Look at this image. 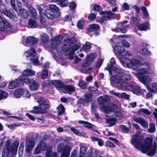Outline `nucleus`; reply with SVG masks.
<instances>
[{
  "label": "nucleus",
  "mask_w": 157,
  "mask_h": 157,
  "mask_svg": "<svg viewBox=\"0 0 157 157\" xmlns=\"http://www.w3.org/2000/svg\"><path fill=\"white\" fill-rule=\"evenodd\" d=\"M11 143L10 140L6 141L4 148L3 150L2 157H9L10 152L12 156L15 155L16 154L19 142L17 141H15L13 142V145L10 144Z\"/></svg>",
  "instance_id": "6"
},
{
  "label": "nucleus",
  "mask_w": 157,
  "mask_h": 157,
  "mask_svg": "<svg viewBox=\"0 0 157 157\" xmlns=\"http://www.w3.org/2000/svg\"><path fill=\"white\" fill-rule=\"evenodd\" d=\"M11 27V25L9 23L0 16V28L1 29H4L7 28H10Z\"/></svg>",
  "instance_id": "21"
},
{
  "label": "nucleus",
  "mask_w": 157,
  "mask_h": 157,
  "mask_svg": "<svg viewBox=\"0 0 157 157\" xmlns=\"http://www.w3.org/2000/svg\"><path fill=\"white\" fill-rule=\"evenodd\" d=\"M38 144H40V147L42 150H44L46 149L47 147L46 144L44 142H41Z\"/></svg>",
  "instance_id": "58"
},
{
  "label": "nucleus",
  "mask_w": 157,
  "mask_h": 157,
  "mask_svg": "<svg viewBox=\"0 0 157 157\" xmlns=\"http://www.w3.org/2000/svg\"><path fill=\"white\" fill-rule=\"evenodd\" d=\"M149 22L146 21L144 24H141L138 25V27L139 30L141 31L146 30L149 29Z\"/></svg>",
  "instance_id": "29"
},
{
  "label": "nucleus",
  "mask_w": 157,
  "mask_h": 157,
  "mask_svg": "<svg viewBox=\"0 0 157 157\" xmlns=\"http://www.w3.org/2000/svg\"><path fill=\"white\" fill-rule=\"evenodd\" d=\"M77 6L76 3L74 2H71L69 4V7L71 9H75Z\"/></svg>",
  "instance_id": "62"
},
{
  "label": "nucleus",
  "mask_w": 157,
  "mask_h": 157,
  "mask_svg": "<svg viewBox=\"0 0 157 157\" xmlns=\"http://www.w3.org/2000/svg\"><path fill=\"white\" fill-rule=\"evenodd\" d=\"M67 130L68 131L69 130V129L70 128L71 131L75 134L77 135L78 136H81L83 134H85V132H80L78 129H76L74 128H70V127H67Z\"/></svg>",
  "instance_id": "36"
},
{
  "label": "nucleus",
  "mask_w": 157,
  "mask_h": 157,
  "mask_svg": "<svg viewBox=\"0 0 157 157\" xmlns=\"http://www.w3.org/2000/svg\"><path fill=\"white\" fill-rule=\"evenodd\" d=\"M0 11L1 13H3L5 15L13 20L14 21H17L18 18L16 14L11 12L10 11L6 9V7L3 4L0 3Z\"/></svg>",
  "instance_id": "9"
},
{
  "label": "nucleus",
  "mask_w": 157,
  "mask_h": 157,
  "mask_svg": "<svg viewBox=\"0 0 157 157\" xmlns=\"http://www.w3.org/2000/svg\"><path fill=\"white\" fill-rule=\"evenodd\" d=\"M133 120L135 122L140 124L143 127L147 128L148 127L146 121L144 118L140 117H134L133 118Z\"/></svg>",
  "instance_id": "19"
},
{
  "label": "nucleus",
  "mask_w": 157,
  "mask_h": 157,
  "mask_svg": "<svg viewBox=\"0 0 157 157\" xmlns=\"http://www.w3.org/2000/svg\"><path fill=\"white\" fill-rule=\"evenodd\" d=\"M33 109L32 111H30L31 113H42L43 112H42L40 109L39 106H34L33 108Z\"/></svg>",
  "instance_id": "47"
},
{
  "label": "nucleus",
  "mask_w": 157,
  "mask_h": 157,
  "mask_svg": "<svg viewBox=\"0 0 157 157\" xmlns=\"http://www.w3.org/2000/svg\"><path fill=\"white\" fill-rule=\"evenodd\" d=\"M64 89L67 92H73L75 90L74 86L71 85H66L64 86Z\"/></svg>",
  "instance_id": "43"
},
{
  "label": "nucleus",
  "mask_w": 157,
  "mask_h": 157,
  "mask_svg": "<svg viewBox=\"0 0 157 157\" xmlns=\"http://www.w3.org/2000/svg\"><path fill=\"white\" fill-rule=\"evenodd\" d=\"M139 111L140 113H143L147 115H150L151 113L148 109L144 108H140L139 109Z\"/></svg>",
  "instance_id": "52"
},
{
  "label": "nucleus",
  "mask_w": 157,
  "mask_h": 157,
  "mask_svg": "<svg viewBox=\"0 0 157 157\" xmlns=\"http://www.w3.org/2000/svg\"><path fill=\"white\" fill-rule=\"evenodd\" d=\"M20 82H23L21 81V80L18 78L16 79L15 81H14L10 82L9 84L8 87L9 89H13L17 86L19 85Z\"/></svg>",
  "instance_id": "28"
},
{
  "label": "nucleus",
  "mask_w": 157,
  "mask_h": 157,
  "mask_svg": "<svg viewBox=\"0 0 157 157\" xmlns=\"http://www.w3.org/2000/svg\"><path fill=\"white\" fill-rule=\"evenodd\" d=\"M63 38L62 36L59 35L53 39H52L53 43L51 45V48L52 49H57L58 45L61 43Z\"/></svg>",
  "instance_id": "17"
},
{
  "label": "nucleus",
  "mask_w": 157,
  "mask_h": 157,
  "mask_svg": "<svg viewBox=\"0 0 157 157\" xmlns=\"http://www.w3.org/2000/svg\"><path fill=\"white\" fill-rule=\"evenodd\" d=\"M127 23L128 21H124L119 23L118 25L119 27L113 29L112 30L116 32H121L122 33H125L127 31V30L126 29L127 27V26L125 25V24H127Z\"/></svg>",
  "instance_id": "12"
},
{
  "label": "nucleus",
  "mask_w": 157,
  "mask_h": 157,
  "mask_svg": "<svg viewBox=\"0 0 157 157\" xmlns=\"http://www.w3.org/2000/svg\"><path fill=\"white\" fill-rule=\"evenodd\" d=\"M117 108V106L115 104H108L103 106L101 110L104 113H108L112 111L115 112Z\"/></svg>",
  "instance_id": "13"
},
{
  "label": "nucleus",
  "mask_w": 157,
  "mask_h": 157,
  "mask_svg": "<svg viewBox=\"0 0 157 157\" xmlns=\"http://www.w3.org/2000/svg\"><path fill=\"white\" fill-rule=\"evenodd\" d=\"M115 62V60L114 58L113 57L111 58L110 61V63H108L107 64V66L105 68V70H106L109 71L110 75H112L113 74V73L111 71V70L112 69V68H113V67H114L113 66Z\"/></svg>",
  "instance_id": "25"
},
{
  "label": "nucleus",
  "mask_w": 157,
  "mask_h": 157,
  "mask_svg": "<svg viewBox=\"0 0 157 157\" xmlns=\"http://www.w3.org/2000/svg\"><path fill=\"white\" fill-rule=\"evenodd\" d=\"M146 65V67L141 69H134L136 71V75L139 81L145 86H148L149 83L152 81V79L149 75H142L143 74H149L150 73L149 70L150 68L149 63H145L144 64Z\"/></svg>",
  "instance_id": "4"
},
{
  "label": "nucleus",
  "mask_w": 157,
  "mask_h": 157,
  "mask_svg": "<svg viewBox=\"0 0 157 157\" xmlns=\"http://www.w3.org/2000/svg\"><path fill=\"white\" fill-rule=\"evenodd\" d=\"M114 51L115 53L123 56L129 55L130 54L129 52L126 51L122 46L119 45H116L114 47Z\"/></svg>",
  "instance_id": "15"
},
{
  "label": "nucleus",
  "mask_w": 157,
  "mask_h": 157,
  "mask_svg": "<svg viewBox=\"0 0 157 157\" xmlns=\"http://www.w3.org/2000/svg\"><path fill=\"white\" fill-rule=\"evenodd\" d=\"M49 8L50 10L53 11L56 13V17H59L61 16V13L59 11V8L56 5H50L49 6Z\"/></svg>",
  "instance_id": "24"
},
{
  "label": "nucleus",
  "mask_w": 157,
  "mask_h": 157,
  "mask_svg": "<svg viewBox=\"0 0 157 157\" xmlns=\"http://www.w3.org/2000/svg\"><path fill=\"white\" fill-rule=\"evenodd\" d=\"M84 102H89L92 101V95L91 93H86L85 94Z\"/></svg>",
  "instance_id": "38"
},
{
  "label": "nucleus",
  "mask_w": 157,
  "mask_h": 157,
  "mask_svg": "<svg viewBox=\"0 0 157 157\" xmlns=\"http://www.w3.org/2000/svg\"><path fill=\"white\" fill-rule=\"evenodd\" d=\"M91 48V46L90 43L86 42L80 49V51H85L87 52L90 50Z\"/></svg>",
  "instance_id": "34"
},
{
  "label": "nucleus",
  "mask_w": 157,
  "mask_h": 157,
  "mask_svg": "<svg viewBox=\"0 0 157 157\" xmlns=\"http://www.w3.org/2000/svg\"><path fill=\"white\" fill-rule=\"evenodd\" d=\"M110 100V99L108 96L105 97L101 96L98 98V102L99 104H102L104 103L105 102L108 101Z\"/></svg>",
  "instance_id": "33"
},
{
  "label": "nucleus",
  "mask_w": 157,
  "mask_h": 157,
  "mask_svg": "<svg viewBox=\"0 0 157 157\" xmlns=\"http://www.w3.org/2000/svg\"><path fill=\"white\" fill-rule=\"evenodd\" d=\"M45 157H58L56 152L52 153L51 149L47 150Z\"/></svg>",
  "instance_id": "39"
},
{
  "label": "nucleus",
  "mask_w": 157,
  "mask_h": 157,
  "mask_svg": "<svg viewBox=\"0 0 157 157\" xmlns=\"http://www.w3.org/2000/svg\"><path fill=\"white\" fill-rule=\"evenodd\" d=\"M132 76L127 74H124L121 75H115L110 78L111 83L117 84V87L123 90L126 89H131L132 87L127 82L131 80Z\"/></svg>",
  "instance_id": "2"
},
{
  "label": "nucleus",
  "mask_w": 157,
  "mask_h": 157,
  "mask_svg": "<svg viewBox=\"0 0 157 157\" xmlns=\"http://www.w3.org/2000/svg\"><path fill=\"white\" fill-rule=\"evenodd\" d=\"M40 146V144H38L34 151V153L35 154H38L40 152L41 150Z\"/></svg>",
  "instance_id": "57"
},
{
  "label": "nucleus",
  "mask_w": 157,
  "mask_h": 157,
  "mask_svg": "<svg viewBox=\"0 0 157 157\" xmlns=\"http://www.w3.org/2000/svg\"><path fill=\"white\" fill-rule=\"evenodd\" d=\"M24 146V143L23 142L21 143L20 144L19 151V155L20 156H21L23 154Z\"/></svg>",
  "instance_id": "49"
},
{
  "label": "nucleus",
  "mask_w": 157,
  "mask_h": 157,
  "mask_svg": "<svg viewBox=\"0 0 157 157\" xmlns=\"http://www.w3.org/2000/svg\"><path fill=\"white\" fill-rule=\"evenodd\" d=\"M131 143L137 149L140 150L143 153H146L150 156L154 155L156 152V144L151 145L152 141L150 139H143L137 135L132 136Z\"/></svg>",
  "instance_id": "1"
},
{
  "label": "nucleus",
  "mask_w": 157,
  "mask_h": 157,
  "mask_svg": "<svg viewBox=\"0 0 157 157\" xmlns=\"http://www.w3.org/2000/svg\"><path fill=\"white\" fill-rule=\"evenodd\" d=\"M25 80L23 82L26 84H29V88L31 90L35 91L39 88V85L34 79L25 78Z\"/></svg>",
  "instance_id": "14"
},
{
  "label": "nucleus",
  "mask_w": 157,
  "mask_h": 157,
  "mask_svg": "<svg viewBox=\"0 0 157 157\" xmlns=\"http://www.w3.org/2000/svg\"><path fill=\"white\" fill-rule=\"evenodd\" d=\"M86 152V149L84 146H81L80 148V155L79 157H83Z\"/></svg>",
  "instance_id": "44"
},
{
  "label": "nucleus",
  "mask_w": 157,
  "mask_h": 157,
  "mask_svg": "<svg viewBox=\"0 0 157 157\" xmlns=\"http://www.w3.org/2000/svg\"><path fill=\"white\" fill-rule=\"evenodd\" d=\"M121 43L126 48H129L130 46V44L127 41L125 40H123L121 42Z\"/></svg>",
  "instance_id": "61"
},
{
  "label": "nucleus",
  "mask_w": 157,
  "mask_h": 157,
  "mask_svg": "<svg viewBox=\"0 0 157 157\" xmlns=\"http://www.w3.org/2000/svg\"><path fill=\"white\" fill-rule=\"evenodd\" d=\"M37 18L29 19L28 21V27L29 28H36L37 26V25L36 21Z\"/></svg>",
  "instance_id": "30"
},
{
  "label": "nucleus",
  "mask_w": 157,
  "mask_h": 157,
  "mask_svg": "<svg viewBox=\"0 0 157 157\" xmlns=\"http://www.w3.org/2000/svg\"><path fill=\"white\" fill-rule=\"evenodd\" d=\"M132 87L131 89H126L128 90H132L133 92L135 94L140 95L142 94V91L141 90V88L139 86H136L130 85Z\"/></svg>",
  "instance_id": "27"
},
{
  "label": "nucleus",
  "mask_w": 157,
  "mask_h": 157,
  "mask_svg": "<svg viewBox=\"0 0 157 157\" xmlns=\"http://www.w3.org/2000/svg\"><path fill=\"white\" fill-rule=\"evenodd\" d=\"M8 96L7 93L0 90V101L4 98H6Z\"/></svg>",
  "instance_id": "51"
},
{
  "label": "nucleus",
  "mask_w": 157,
  "mask_h": 157,
  "mask_svg": "<svg viewBox=\"0 0 157 157\" xmlns=\"http://www.w3.org/2000/svg\"><path fill=\"white\" fill-rule=\"evenodd\" d=\"M59 152L63 151L61 157H68L69 153L71 150V147L65 145L63 143L59 144L57 147Z\"/></svg>",
  "instance_id": "8"
},
{
  "label": "nucleus",
  "mask_w": 157,
  "mask_h": 157,
  "mask_svg": "<svg viewBox=\"0 0 157 157\" xmlns=\"http://www.w3.org/2000/svg\"><path fill=\"white\" fill-rule=\"evenodd\" d=\"M36 72L32 70L26 69L23 71L22 74L19 76V79L21 81H25V78L29 79L28 77V76H33L35 75Z\"/></svg>",
  "instance_id": "10"
},
{
  "label": "nucleus",
  "mask_w": 157,
  "mask_h": 157,
  "mask_svg": "<svg viewBox=\"0 0 157 157\" xmlns=\"http://www.w3.org/2000/svg\"><path fill=\"white\" fill-rule=\"evenodd\" d=\"M24 90L19 89L16 90L14 92V97L17 98H20L23 94Z\"/></svg>",
  "instance_id": "31"
},
{
  "label": "nucleus",
  "mask_w": 157,
  "mask_h": 157,
  "mask_svg": "<svg viewBox=\"0 0 157 157\" xmlns=\"http://www.w3.org/2000/svg\"><path fill=\"white\" fill-rule=\"evenodd\" d=\"M36 101L39 104L40 109L41 110H45L49 106V104L46 103L45 101L41 98L37 99Z\"/></svg>",
  "instance_id": "22"
},
{
  "label": "nucleus",
  "mask_w": 157,
  "mask_h": 157,
  "mask_svg": "<svg viewBox=\"0 0 157 157\" xmlns=\"http://www.w3.org/2000/svg\"><path fill=\"white\" fill-rule=\"evenodd\" d=\"M133 120L135 122L140 124L143 127L147 128L148 127L146 121L144 118L140 117H134L133 118Z\"/></svg>",
  "instance_id": "18"
},
{
  "label": "nucleus",
  "mask_w": 157,
  "mask_h": 157,
  "mask_svg": "<svg viewBox=\"0 0 157 157\" xmlns=\"http://www.w3.org/2000/svg\"><path fill=\"white\" fill-rule=\"evenodd\" d=\"M30 11L33 17L34 18H38V16L36 10L33 7H31L30 8Z\"/></svg>",
  "instance_id": "46"
},
{
  "label": "nucleus",
  "mask_w": 157,
  "mask_h": 157,
  "mask_svg": "<svg viewBox=\"0 0 157 157\" xmlns=\"http://www.w3.org/2000/svg\"><path fill=\"white\" fill-rule=\"evenodd\" d=\"M148 62H144L142 63L141 61L135 59H125L123 62H121L122 64L124 67H128L130 68H132V69L135 71L136 74V71L134 69H141L143 68H145L146 67V65L144 64Z\"/></svg>",
  "instance_id": "7"
},
{
  "label": "nucleus",
  "mask_w": 157,
  "mask_h": 157,
  "mask_svg": "<svg viewBox=\"0 0 157 157\" xmlns=\"http://www.w3.org/2000/svg\"><path fill=\"white\" fill-rule=\"evenodd\" d=\"M99 26L97 24H92L90 25L89 28L87 29L88 31L91 32L94 30L97 29L99 28Z\"/></svg>",
  "instance_id": "42"
},
{
  "label": "nucleus",
  "mask_w": 157,
  "mask_h": 157,
  "mask_svg": "<svg viewBox=\"0 0 157 157\" xmlns=\"http://www.w3.org/2000/svg\"><path fill=\"white\" fill-rule=\"evenodd\" d=\"M35 141L34 139L31 138L28 139L26 142V151L29 153L34 147Z\"/></svg>",
  "instance_id": "16"
},
{
  "label": "nucleus",
  "mask_w": 157,
  "mask_h": 157,
  "mask_svg": "<svg viewBox=\"0 0 157 157\" xmlns=\"http://www.w3.org/2000/svg\"><path fill=\"white\" fill-rule=\"evenodd\" d=\"M79 84L80 87L83 89H85L87 87L86 82L84 81H80Z\"/></svg>",
  "instance_id": "56"
},
{
  "label": "nucleus",
  "mask_w": 157,
  "mask_h": 157,
  "mask_svg": "<svg viewBox=\"0 0 157 157\" xmlns=\"http://www.w3.org/2000/svg\"><path fill=\"white\" fill-rule=\"evenodd\" d=\"M109 93L112 94L116 96L121 98H124L126 99H128L130 96L127 94L123 92L121 93H117L114 90L110 91Z\"/></svg>",
  "instance_id": "20"
},
{
  "label": "nucleus",
  "mask_w": 157,
  "mask_h": 157,
  "mask_svg": "<svg viewBox=\"0 0 157 157\" xmlns=\"http://www.w3.org/2000/svg\"><path fill=\"white\" fill-rule=\"evenodd\" d=\"M96 17V15L94 13H91L89 14L88 18L89 20L93 21L95 18Z\"/></svg>",
  "instance_id": "64"
},
{
  "label": "nucleus",
  "mask_w": 157,
  "mask_h": 157,
  "mask_svg": "<svg viewBox=\"0 0 157 157\" xmlns=\"http://www.w3.org/2000/svg\"><path fill=\"white\" fill-rule=\"evenodd\" d=\"M103 60L102 59H100L98 60L96 64V68L98 69L100 67L102 63Z\"/></svg>",
  "instance_id": "59"
},
{
  "label": "nucleus",
  "mask_w": 157,
  "mask_h": 157,
  "mask_svg": "<svg viewBox=\"0 0 157 157\" xmlns=\"http://www.w3.org/2000/svg\"><path fill=\"white\" fill-rule=\"evenodd\" d=\"M48 76V71L47 69H44L42 71L41 78L45 79Z\"/></svg>",
  "instance_id": "54"
},
{
  "label": "nucleus",
  "mask_w": 157,
  "mask_h": 157,
  "mask_svg": "<svg viewBox=\"0 0 157 157\" xmlns=\"http://www.w3.org/2000/svg\"><path fill=\"white\" fill-rule=\"evenodd\" d=\"M39 40V39L38 38L33 36H29L26 38L25 42L23 43V44L25 46L31 47L30 50L25 52L24 55L26 57L30 56V60L36 65H39L38 58L36 56L35 50L32 48V46L37 43Z\"/></svg>",
  "instance_id": "3"
},
{
  "label": "nucleus",
  "mask_w": 157,
  "mask_h": 157,
  "mask_svg": "<svg viewBox=\"0 0 157 157\" xmlns=\"http://www.w3.org/2000/svg\"><path fill=\"white\" fill-rule=\"evenodd\" d=\"M141 10L144 16L145 17H147L148 16L149 14L147 12V10L146 7H142L141 8Z\"/></svg>",
  "instance_id": "60"
},
{
  "label": "nucleus",
  "mask_w": 157,
  "mask_h": 157,
  "mask_svg": "<svg viewBox=\"0 0 157 157\" xmlns=\"http://www.w3.org/2000/svg\"><path fill=\"white\" fill-rule=\"evenodd\" d=\"M100 14L104 15L102 17L101 19L104 21L113 19L117 16L116 14L113 13L111 11H103L100 12Z\"/></svg>",
  "instance_id": "11"
},
{
  "label": "nucleus",
  "mask_w": 157,
  "mask_h": 157,
  "mask_svg": "<svg viewBox=\"0 0 157 157\" xmlns=\"http://www.w3.org/2000/svg\"><path fill=\"white\" fill-rule=\"evenodd\" d=\"M51 82L54 86L58 88H62L63 86V83L59 80H52Z\"/></svg>",
  "instance_id": "32"
},
{
  "label": "nucleus",
  "mask_w": 157,
  "mask_h": 157,
  "mask_svg": "<svg viewBox=\"0 0 157 157\" xmlns=\"http://www.w3.org/2000/svg\"><path fill=\"white\" fill-rule=\"evenodd\" d=\"M52 1L53 2H59L60 3V6L63 7L66 6L68 4L67 0H52Z\"/></svg>",
  "instance_id": "41"
},
{
  "label": "nucleus",
  "mask_w": 157,
  "mask_h": 157,
  "mask_svg": "<svg viewBox=\"0 0 157 157\" xmlns=\"http://www.w3.org/2000/svg\"><path fill=\"white\" fill-rule=\"evenodd\" d=\"M96 57V55L92 53L89 54L87 56L85 63L86 66L89 65Z\"/></svg>",
  "instance_id": "26"
},
{
  "label": "nucleus",
  "mask_w": 157,
  "mask_h": 157,
  "mask_svg": "<svg viewBox=\"0 0 157 157\" xmlns=\"http://www.w3.org/2000/svg\"><path fill=\"white\" fill-rule=\"evenodd\" d=\"M78 122L79 124H83V126L89 129H90V128H92V126H93V125L92 124L86 121H79Z\"/></svg>",
  "instance_id": "40"
},
{
  "label": "nucleus",
  "mask_w": 157,
  "mask_h": 157,
  "mask_svg": "<svg viewBox=\"0 0 157 157\" xmlns=\"http://www.w3.org/2000/svg\"><path fill=\"white\" fill-rule=\"evenodd\" d=\"M90 139L93 141L97 142L98 145L100 146H102L103 144V141L100 138L91 136Z\"/></svg>",
  "instance_id": "35"
},
{
  "label": "nucleus",
  "mask_w": 157,
  "mask_h": 157,
  "mask_svg": "<svg viewBox=\"0 0 157 157\" xmlns=\"http://www.w3.org/2000/svg\"><path fill=\"white\" fill-rule=\"evenodd\" d=\"M106 121L107 123L110 124L111 126H112L114 125L116 122V120L115 118H111L109 119H107Z\"/></svg>",
  "instance_id": "53"
},
{
  "label": "nucleus",
  "mask_w": 157,
  "mask_h": 157,
  "mask_svg": "<svg viewBox=\"0 0 157 157\" xmlns=\"http://www.w3.org/2000/svg\"><path fill=\"white\" fill-rule=\"evenodd\" d=\"M111 70L116 71V73L119 74H122L124 72V69L118 67H113Z\"/></svg>",
  "instance_id": "45"
},
{
  "label": "nucleus",
  "mask_w": 157,
  "mask_h": 157,
  "mask_svg": "<svg viewBox=\"0 0 157 157\" xmlns=\"http://www.w3.org/2000/svg\"><path fill=\"white\" fill-rule=\"evenodd\" d=\"M80 48L79 45L74 44L71 40L67 39L65 40L61 49L62 51L68 52L69 58L72 59L74 57L75 51L78 49Z\"/></svg>",
  "instance_id": "5"
},
{
  "label": "nucleus",
  "mask_w": 157,
  "mask_h": 157,
  "mask_svg": "<svg viewBox=\"0 0 157 157\" xmlns=\"http://www.w3.org/2000/svg\"><path fill=\"white\" fill-rule=\"evenodd\" d=\"M57 110L58 111V114L59 115H61L65 111V109L64 107L62 105L59 106L57 108Z\"/></svg>",
  "instance_id": "48"
},
{
  "label": "nucleus",
  "mask_w": 157,
  "mask_h": 157,
  "mask_svg": "<svg viewBox=\"0 0 157 157\" xmlns=\"http://www.w3.org/2000/svg\"><path fill=\"white\" fill-rule=\"evenodd\" d=\"M21 16L24 18H27L29 15L27 11L24 9H20L19 10Z\"/></svg>",
  "instance_id": "37"
},
{
  "label": "nucleus",
  "mask_w": 157,
  "mask_h": 157,
  "mask_svg": "<svg viewBox=\"0 0 157 157\" xmlns=\"http://www.w3.org/2000/svg\"><path fill=\"white\" fill-rule=\"evenodd\" d=\"M120 128H121V130L124 133H127L129 131V129L124 125H121L120 126Z\"/></svg>",
  "instance_id": "63"
},
{
  "label": "nucleus",
  "mask_w": 157,
  "mask_h": 157,
  "mask_svg": "<svg viewBox=\"0 0 157 157\" xmlns=\"http://www.w3.org/2000/svg\"><path fill=\"white\" fill-rule=\"evenodd\" d=\"M42 41L44 43H46L48 40L49 37L48 35L44 34L41 36Z\"/></svg>",
  "instance_id": "50"
},
{
  "label": "nucleus",
  "mask_w": 157,
  "mask_h": 157,
  "mask_svg": "<svg viewBox=\"0 0 157 157\" xmlns=\"http://www.w3.org/2000/svg\"><path fill=\"white\" fill-rule=\"evenodd\" d=\"M155 124L153 123H151L150 124L149 128L148 129V131L150 132H155Z\"/></svg>",
  "instance_id": "55"
},
{
  "label": "nucleus",
  "mask_w": 157,
  "mask_h": 157,
  "mask_svg": "<svg viewBox=\"0 0 157 157\" xmlns=\"http://www.w3.org/2000/svg\"><path fill=\"white\" fill-rule=\"evenodd\" d=\"M44 14L47 18L49 20H52L56 17V13L53 11L49 9L44 11Z\"/></svg>",
  "instance_id": "23"
}]
</instances>
